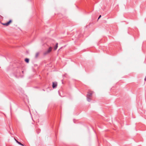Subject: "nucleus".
<instances>
[{"mask_svg":"<svg viewBox=\"0 0 146 146\" xmlns=\"http://www.w3.org/2000/svg\"><path fill=\"white\" fill-rule=\"evenodd\" d=\"M17 143L18 144H19V145H22V146H24V145L22 143H21V142H19V141H17Z\"/></svg>","mask_w":146,"mask_h":146,"instance_id":"obj_9","label":"nucleus"},{"mask_svg":"<svg viewBox=\"0 0 146 146\" xmlns=\"http://www.w3.org/2000/svg\"><path fill=\"white\" fill-rule=\"evenodd\" d=\"M12 22L11 20H10L9 21L7 22V26H8Z\"/></svg>","mask_w":146,"mask_h":146,"instance_id":"obj_6","label":"nucleus"},{"mask_svg":"<svg viewBox=\"0 0 146 146\" xmlns=\"http://www.w3.org/2000/svg\"><path fill=\"white\" fill-rule=\"evenodd\" d=\"M2 25H5V26H8L7 25V23H2Z\"/></svg>","mask_w":146,"mask_h":146,"instance_id":"obj_10","label":"nucleus"},{"mask_svg":"<svg viewBox=\"0 0 146 146\" xmlns=\"http://www.w3.org/2000/svg\"><path fill=\"white\" fill-rule=\"evenodd\" d=\"M145 80L146 81V77H145Z\"/></svg>","mask_w":146,"mask_h":146,"instance_id":"obj_14","label":"nucleus"},{"mask_svg":"<svg viewBox=\"0 0 146 146\" xmlns=\"http://www.w3.org/2000/svg\"><path fill=\"white\" fill-rule=\"evenodd\" d=\"M62 48V47H61L60 49H59L58 50V52L60 50V49H61Z\"/></svg>","mask_w":146,"mask_h":146,"instance_id":"obj_12","label":"nucleus"},{"mask_svg":"<svg viewBox=\"0 0 146 146\" xmlns=\"http://www.w3.org/2000/svg\"><path fill=\"white\" fill-rule=\"evenodd\" d=\"M52 47H51V46L49 48H48V50L47 51H45L44 52V55H46L48 53L50 52H51V51H52Z\"/></svg>","mask_w":146,"mask_h":146,"instance_id":"obj_2","label":"nucleus"},{"mask_svg":"<svg viewBox=\"0 0 146 146\" xmlns=\"http://www.w3.org/2000/svg\"><path fill=\"white\" fill-rule=\"evenodd\" d=\"M93 93V92L91 91H90L88 92L86 96V97L87 100L88 102H90L91 101V97L92 96V95Z\"/></svg>","mask_w":146,"mask_h":146,"instance_id":"obj_1","label":"nucleus"},{"mask_svg":"<svg viewBox=\"0 0 146 146\" xmlns=\"http://www.w3.org/2000/svg\"><path fill=\"white\" fill-rule=\"evenodd\" d=\"M58 43H56V45L54 47V50H56V49H57V48L58 47Z\"/></svg>","mask_w":146,"mask_h":146,"instance_id":"obj_4","label":"nucleus"},{"mask_svg":"<svg viewBox=\"0 0 146 146\" xmlns=\"http://www.w3.org/2000/svg\"><path fill=\"white\" fill-rule=\"evenodd\" d=\"M57 85V83L56 82H52V87L53 89L56 88Z\"/></svg>","mask_w":146,"mask_h":146,"instance_id":"obj_3","label":"nucleus"},{"mask_svg":"<svg viewBox=\"0 0 146 146\" xmlns=\"http://www.w3.org/2000/svg\"><path fill=\"white\" fill-rule=\"evenodd\" d=\"M101 15H100L99 16V17H98V20L99 19L101 18Z\"/></svg>","mask_w":146,"mask_h":146,"instance_id":"obj_11","label":"nucleus"},{"mask_svg":"<svg viewBox=\"0 0 146 146\" xmlns=\"http://www.w3.org/2000/svg\"><path fill=\"white\" fill-rule=\"evenodd\" d=\"M22 73L23 74L24 72L23 71H22Z\"/></svg>","mask_w":146,"mask_h":146,"instance_id":"obj_15","label":"nucleus"},{"mask_svg":"<svg viewBox=\"0 0 146 146\" xmlns=\"http://www.w3.org/2000/svg\"><path fill=\"white\" fill-rule=\"evenodd\" d=\"M15 141L17 143V141H18L17 140V139H15Z\"/></svg>","mask_w":146,"mask_h":146,"instance_id":"obj_13","label":"nucleus"},{"mask_svg":"<svg viewBox=\"0 0 146 146\" xmlns=\"http://www.w3.org/2000/svg\"><path fill=\"white\" fill-rule=\"evenodd\" d=\"M12 22L11 20H10L9 21L7 22V26H8Z\"/></svg>","mask_w":146,"mask_h":146,"instance_id":"obj_7","label":"nucleus"},{"mask_svg":"<svg viewBox=\"0 0 146 146\" xmlns=\"http://www.w3.org/2000/svg\"><path fill=\"white\" fill-rule=\"evenodd\" d=\"M25 61L27 63H28L29 62V60L28 58H25Z\"/></svg>","mask_w":146,"mask_h":146,"instance_id":"obj_5","label":"nucleus"},{"mask_svg":"<svg viewBox=\"0 0 146 146\" xmlns=\"http://www.w3.org/2000/svg\"><path fill=\"white\" fill-rule=\"evenodd\" d=\"M39 54V53L38 52H37L35 56V58H37L38 57Z\"/></svg>","mask_w":146,"mask_h":146,"instance_id":"obj_8","label":"nucleus"}]
</instances>
